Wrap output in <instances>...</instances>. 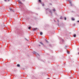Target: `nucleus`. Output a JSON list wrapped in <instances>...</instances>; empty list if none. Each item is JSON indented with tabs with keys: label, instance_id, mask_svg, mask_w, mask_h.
Returning a JSON list of instances; mask_svg holds the SVG:
<instances>
[{
	"label": "nucleus",
	"instance_id": "nucleus-18",
	"mask_svg": "<svg viewBox=\"0 0 79 79\" xmlns=\"http://www.w3.org/2000/svg\"><path fill=\"white\" fill-rule=\"evenodd\" d=\"M64 20H66V18H64Z\"/></svg>",
	"mask_w": 79,
	"mask_h": 79
},
{
	"label": "nucleus",
	"instance_id": "nucleus-7",
	"mask_svg": "<svg viewBox=\"0 0 79 79\" xmlns=\"http://www.w3.org/2000/svg\"><path fill=\"white\" fill-rule=\"evenodd\" d=\"M62 18H63V17L62 16H61L60 18V19H62Z\"/></svg>",
	"mask_w": 79,
	"mask_h": 79
},
{
	"label": "nucleus",
	"instance_id": "nucleus-10",
	"mask_svg": "<svg viewBox=\"0 0 79 79\" xmlns=\"http://www.w3.org/2000/svg\"><path fill=\"white\" fill-rule=\"evenodd\" d=\"M9 10L10 11H12V9H11V8H9Z\"/></svg>",
	"mask_w": 79,
	"mask_h": 79
},
{
	"label": "nucleus",
	"instance_id": "nucleus-17",
	"mask_svg": "<svg viewBox=\"0 0 79 79\" xmlns=\"http://www.w3.org/2000/svg\"><path fill=\"white\" fill-rule=\"evenodd\" d=\"M53 10L54 11V12H55V11H56V10L55 9H54Z\"/></svg>",
	"mask_w": 79,
	"mask_h": 79
},
{
	"label": "nucleus",
	"instance_id": "nucleus-12",
	"mask_svg": "<svg viewBox=\"0 0 79 79\" xmlns=\"http://www.w3.org/2000/svg\"><path fill=\"white\" fill-rule=\"evenodd\" d=\"M69 3L70 4V5H71H71H72V4H71V2H70Z\"/></svg>",
	"mask_w": 79,
	"mask_h": 79
},
{
	"label": "nucleus",
	"instance_id": "nucleus-1",
	"mask_svg": "<svg viewBox=\"0 0 79 79\" xmlns=\"http://www.w3.org/2000/svg\"><path fill=\"white\" fill-rule=\"evenodd\" d=\"M45 10H48L50 12V13H52V10H50L49 8L46 9Z\"/></svg>",
	"mask_w": 79,
	"mask_h": 79
},
{
	"label": "nucleus",
	"instance_id": "nucleus-11",
	"mask_svg": "<svg viewBox=\"0 0 79 79\" xmlns=\"http://www.w3.org/2000/svg\"><path fill=\"white\" fill-rule=\"evenodd\" d=\"M45 41H46V42L47 43H48V41H47V40H46Z\"/></svg>",
	"mask_w": 79,
	"mask_h": 79
},
{
	"label": "nucleus",
	"instance_id": "nucleus-20",
	"mask_svg": "<svg viewBox=\"0 0 79 79\" xmlns=\"http://www.w3.org/2000/svg\"><path fill=\"white\" fill-rule=\"evenodd\" d=\"M45 5L44 4H43L42 5V6H44Z\"/></svg>",
	"mask_w": 79,
	"mask_h": 79
},
{
	"label": "nucleus",
	"instance_id": "nucleus-8",
	"mask_svg": "<svg viewBox=\"0 0 79 79\" xmlns=\"http://www.w3.org/2000/svg\"><path fill=\"white\" fill-rule=\"evenodd\" d=\"M19 2L21 4H22V2L20 1H19Z\"/></svg>",
	"mask_w": 79,
	"mask_h": 79
},
{
	"label": "nucleus",
	"instance_id": "nucleus-15",
	"mask_svg": "<svg viewBox=\"0 0 79 79\" xmlns=\"http://www.w3.org/2000/svg\"><path fill=\"white\" fill-rule=\"evenodd\" d=\"M67 52V53H68V54H69V52L68 51Z\"/></svg>",
	"mask_w": 79,
	"mask_h": 79
},
{
	"label": "nucleus",
	"instance_id": "nucleus-21",
	"mask_svg": "<svg viewBox=\"0 0 79 79\" xmlns=\"http://www.w3.org/2000/svg\"><path fill=\"white\" fill-rule=\"evenodd\" d=\"M77 22L78 23H79V20L77 21Z\"/></svg>",
	"mask_w": 79,
	"mask_h": 79
},
{
	"label": "nucleus",
	"instance_id": "nucleus-3",
	"mask_svg": "<svg viewBox=\"0 0 79 79\" xmlns=\"http://www.w3.org/2000/svg\"><path fill=\"white\" fill-rule=\"evenodd\" d=\"M40 35H43V33L42 32H40Z\"/></svg>",
	"mask_w": 79,
	"mask_h": 79
},
{
	"label": "nucleus",
	"instance_id": "nucleus-5",
	"mask_svg": "<svg viewBox=\"0 0 79 79\" xmlns=\"http://www.w3.org/2000/svg\"><path fill=\"white\" fill-rule=\"evenodd\" d=\"M72 21H75V19H73V18H72Z\"/></svg>",
	"mask_w": 79,
	"mask_h": 79
},
{
	"label": "nucleus",
	"instance_id": "nucleus-2",
	"mask_svg": "<svg viewBox=\"0 0 79 79\" xmlns=\"http://www.w3.org/2000/svg\"><path fill=\"white\" fill-rule=\"evenodd\" d=\"M40 44H41V45H44V44H43V43H42V42H40Z\"/></svg>",
	"mask_w": 79,
	"mask_h": 79
},
{
	"label": "nucleus",
	"instance_id": "nucleus-19",
	"mask_svg": "<svg viewBox=\"0 0 79 79\" xmlns=\"http://www.w3.org/2000/svg\"><path fill=\"white\" fill-rule=\"evenodd\" d=\"M39 1L40 2H41V1L40 0H39Z\"/></svg>",
	"mask_w": 79,
	"mask_h": 79
},
{
	"label": "nucleus",
	"instance_id": "nucleus-14",
	"mask_svg": "<svg viewBox=\"0 0 79 79\" xmlns=\"http://www.w3.org/2000/svg\"><path fill=\"white\" fill-rule=\"evenodd\" d=\"M8 1H10V0H5V2H6V1H8Z\"/></svg>",
	"mask_w": 79,
	"mask_h": 79
},
{
	"label": "nucleus",
	"instance_id": "nucleus-13",
	"mask_svg": "<svg viewBox=\"0 0 79 79\" xmlns=\"http://www.w3.org/2000/svg\"><path fill=\"white\" fill-rule=\"evenodd\" d=\"M36 55H38V56H40V55H39V54H38L37 53H36Z\"/></svg>",
	"mask_w": 79,
	"mask_h": 79
},
{
	"label": "nucleus",
	"instance_id": "nucleus-6",
	"mask_svg": "<svg viewBox=\"0 0 79 79\" xmlns=\"http://www.w3.org/2000/svg\"><path fill=\"white\" fill-rule=\"evenodd\" d=\"M73 36L74 37H76V34H74Z\"/></svg>",
	"mask_w": 79,
	"mask_h": 79
},
{
	"label": "nucleus",
	"instance_id": "nucleus-23",
	"mask_svg": "<svg viewBox=\"0 0 79 79\" xmlns=\"http://www.w3.org/2000/svg\"><path fill=\"white\" fill-rule=\"evenodd\" d=\"M39 46H40V44H39Z\"/></svg>",
	"mask_w": 79,
	"mask_h": 79
},
{
	"label": "nucleus",
	"instance_id": "nucleus-22",
	"mask_svg": "<svg viewBox=\"0 0 79 79\" xmlns=\"http://www.w3.org/2000/svg\"><path fill=\"white\" fill-rule=\"evenodd\" d=\"M69 0H67V1H69Z\"/></svg>",
	"mask_w": 79,
	"mask_h": 79
},
{
	"label": "nucleus",
	"instance_id": "nucleus-4",
	"mask_svg": "<svg viewBox=\"0 0 79 79\" xmlns=\"http://www.w3.org/2000/svg\"><path fill=\"white\" fill-rule=\"evenodd\" d=\"M17 66L18 67H20V65L19 64H18L17 65Z\"/></svg>",
	"mask_w": 79,
	"mask_h": 79
},
{
	"label": "nucleus",
	"instance_id": "nucleus-16",
	"mask_svg": "<svg viewBox=\"0 0 79 79\" xmlns=\"http://www.w3.org/2000/svg\"><path fill=\"white\" fill-rule=\"evenodd\" d=\"M31 27H28L29 29H31Z\"/></svg>",
	"mask_w": 79,
	"mask_h": 79
},
{
	"label": "nucleus",
	"instance_id": "nucleus-9",
	"mask_svg": "<svg viewBox=\"0 0 79 79\" xmlns=\"http://www.w3.org/2000/svg\"><path fill=\"white\" fill-rule=\"evenodd\" d=\"M37 28H35L34 29V31H35V30H37Z\"/></svg>",
	"mask_w": 79,
	"mask_h": 79
}]
</instances>
